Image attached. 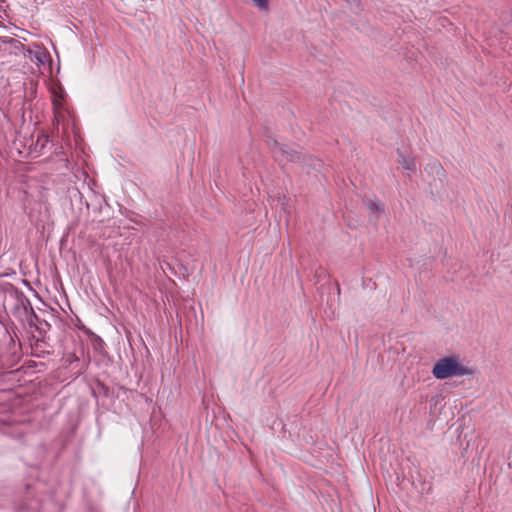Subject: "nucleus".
Returning <instances> with one entry per match:
<instances>
[{
	"label": "nucleus",
	"instance_id": "nucleus-1",
	"mask_svg": "<svg viewBox=\"0 0 512 512\" xmlns=\"http://www.w3.org/2000/svg\"><path fill=\"white\" fill-rule=\"evenodd\" d=\"M474 370L466 366L458 355H451L437 360L432 368V374L436 379L444 380L453 377L472 375Z\"/></svg>",
	"mask_w": 512,
	"mask_h": 512
},
{
	"label": "nucleus",
	"instance_id": "nucleus-2",
	"mask_svg": "<svg viewBox=\"0 0 512 512\" xmlns=\"http://www.w3.org/2000/svg\"><path fill=\"white\" fill-rule=\"evenodd\" d=\"M25 56H27L32 62H34L37 66H47L49 69L51 68V56L46 48L38 45L32 44L28 47H24L21 45Z\"/></svg>",
	"mask_w": 512,
	"mask_h": 512
},
{
	"label": "nucleus",
	"instance_id": "nucleus-3",
	"mask_svg": "<svg viewBox=\"0 0 512 512\" xmlns=\"http://www.w3.org/2000/svg\"><path fill=\"white\" fill-rule=\"evenodd\" d=\"M62 97L54 98L53 106H54V122L55 125H65L67 110L64 108L62 104Z\"/></svg>",
	"mask_w": 512,
	"mask_h": 512
},
{
	"label": "nucleus",
	"instance_id": "nucleus-4",
	"mask_svg": "<svg viewBox=\"0 0 512 512\" xmlns=\"http://www.w3.org/2000/svg\"><path fill=\"white\" fill-rule=\"evenodd\" d=\"M399 155V163L402 168L407 171V175L415 174L417 172V166L414 158L405 156L402 152H398Z\"/></svg>",
	"mask_w": 512,
	"mask_h": 512
},
{
	"label": "nucleus",
	"instance_id": "nucleus-5",
	"mask_svg": "<svg viewBox=\"0 0 512 512\" xmlns=\"http://www.w3.org/2000/svg\"><path fill=\"white\" fill-rule=\"evenodd\" d=\"M37 82L29 79L24 83V98L25 100H32L36 96Z\"/></svg>",
	"mask_w": 512,
	"mask_h": 512
},
{
	"label": "nucleus",
	"instance_id": "nucleus-6",
	"mask_svg": "<svg viewBox=\"0 0 512 512\" xmlns=\"http://www.w3.org/2000/svg\"><path fill=\"white\" fill-rule=\"evenodd\" d=\"M428 173L439 175L443 172V168L438 161H432L426 167Z\"/></svg>",
	"mask_w": 512,
	"mask_h": 512
},
{
	"label": "nucleus",
	"instance_id": "nucleus-7",
	"mask_svg": "<svg viewBox=\"0 0 512 512\" xmlns=\"http://www.w3.org/2000/svg\"><path fill=\"white\" fill-rule=\"evenodd\" d=\"M253 5L260 12H268L269 11V0H251Z\"/></svg>",
	"mask_w": 512,
	"mask_h": 512
},
{
	"label": "nucleus",
	"instance_id": "nucleus-8",
	"mask_svg": "<svg viewBox=\"0 0 512 512\" xmlns=\"http://www.w3.org/2000/svg\"><path fill=\"white\" fill-rule=\"evenodd\" d=\"M367 207L368 209L374 213V212H382L383 211V208H382V204L380 202H377V201H368L367 202Z\"/></svg>",
	"mask_w": 512,
	"mask_h": 512
},
{
	"label": "nucleus",
	"instance_id": "nucleus-9",
	"mask_svg": "<svg viewBox=\"0 0 512 512\" xmlns=\"http://www.w3.org/2000/svg\"><path fill=\"white\" fill-rule=\"evenodd\" d=\"M0 43L10 44L15 48H18L19 46L22 45L19 41L15 40L13 38H10V37H0Z\"/></svg>",
	"mask_w": 512,
	"mask_h": 512
},
{
	"label": "nucleus",
	"instance_id": "nucleus-10",
	"mask_svg": "<svg viewBox=\"0 0 512 512\" xmlns=\"http://www.w3.org/2000/svg\"><path fill=\"white\" fill-rule=\"evenodd\" d=\"M14 293H15L16 297L18 298V300H19L22 304H24V301L29 302V301H28V299H26V298H25V296L23 295V293L18 292L17 290H16Z\"/></svg>",
	"mask_w": 512,
	"mask_h": 512
},
{
	"label": "nucleus",
	"instance_id": "nucleus-11",
	"mask_svg": "<svg viewBox=\"0 0 512 512\" xmlns=\"http://www.w3.org/2000/svg\"><path fill=\"white\" fill-rule=\"evenodd\" d=\"M278 149H279L281 152L285 153V150H284V148H283L282 146L278 147Z\"/></svg>",
	"mask_w": 512,
	"mask_h": 512
},
{
	"label": "nucleus",
	"instance_id": "nucleus-12",
	"mask_svg": "<svg viewBox=\"0 0 512 512\" xmlns=\"http://www.w3.org/2000/svg\"><path fill=\"white\" fill-rule=\"evenodd\" d=\"M345 1L349 3L351 0H345Z\"/></svg>",
	"mask_w": 512,
	"mask_h": 512
}]
</instances>
